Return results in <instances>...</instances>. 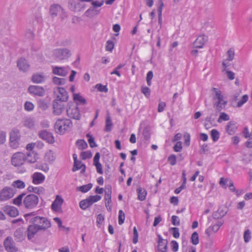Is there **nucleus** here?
Returning a JSON list of instances; mask_svg holds the SVG:
<instances>
[{
  "label": "nucleus",
  "mask_w": 252,
  "mask_h": 252,
  "mask_svg": "<svg viewBox=\"0 0 252 252\" xmlns=\"http://www.w3.org/2000/svg\"><path fill=\"white\" fill-rule=\"evenodd\" d=\"M214 95L213 97V105L218 111L221 110L225 107L227 101L225 100L221 92L216 89L213 88Z\"/></svg>",
  "instance_id": "f257e3e1"
},
{
  "label": "nucleus",
  "mask_w": 252,
  "mask_h": 252,
  "mask_svg": "<svg viewBox=\"0 0 252 252\" xmlns=\"http://www.w3.org/2000/svg\"><path fill=\"white\" fill-rule=\"evenodd\" d=\"M72 126V123L69 119H58L55 124L54 128L57 133L63 134L68 131Z\"/></svg>",
  "instance_id": "f03ea898"
},
{
  "label": "nucleus",
  "mask_w": 252,
  "mask_h": 252,
  "mask_svg": "<svg viewBox=\"0 0 252 252\" xmlns=\"http://www.w3.org/2000/svg\"><path fill=\"white\" fill-rule=\"evenodd\" d=\"M52 56L57 61H62L69 58L71 55L70 50L67 48H59L51 52Z\"/></svg>",
  "instance_id": "7ed1b4c3"
},
{
  "label": "nucleus",
  "mask_w": 252,
  "mask_h": 252,
  "mask_svg": "<svg viewBox=\"0 0 252 252\" xmlns=\"http://www.w3.org/2000/svg\"><path fill=\"white\" fill-rule=\"evenodd\" d=\"M66 114L68 117L75 120H79L81 118V114L78 106L72 102L67 103Z\"/></svg>",
  "instance_id": "20e7f679"
},
{
  "label": "nucleus",
  "mask_w": 252,
  "mask_h": 252,
  "mask_svg": "<svg viewBox=\"0 0 252 252\" xmlns=\"http://www.w3.org/2000/svg\"><path fill=\"white\" fill-rule=\"evenodd\" d=\"M92 0H69L68 1L69 9L74 12H80L85 8V5L82 2H91Z\"/></svg>",
  "instance_id": "39448f33"
},
{
  "label": "nucleus",
  "mask_w": 252,
  "mask_h": 252,
  "mask_svg": "<svg viewBox=\"0 0 252 252\" xmlns=\"http://www.w3.org/2000/svg\"><path fill=\"white\" fill-rule=\"evenodd\" d=\"M38 203V197L33 194L27 195L23 200V206L27 209H32L35 208Z\"/></svg>",
  "instance_id": "423d86ee"
},
{
  "label": "nucleus",
  "mask_w": 252,
  "mask_h": 252,
  "mask_svg": "<svg viewBox=\"0 0 252 252\" xmlns=\"http://www.w3.org/2000/svg\"><path fill=\"white\" fill-rule=\"evenodd\" d=\"M26 154L22 152H16L14 153L11 158V164L15 167L23 165L25 161Z\"/></svg>",
  "instance_id": "0eeeda50"
},
{
  "label": "nucleus",
  "mask_w": 252,
  "mask_h": 252,
  "mask_svg": "<svg viewBox=\"0 0 252 252\" xmlns=\"http://www.w3.org/2000/svg\"><path fill=\"white\" fill-rule=\"evenodd\" d=\"M54 93L56 96L55 99L63 102H66L68 99V94L65 89L57 87L54 89Z\"/></svg>",
  "instance_id": "6e6552de"
},
{
  "label": "nucleus",
  "mask_w": 252,
  "mask_h": 252,
  "mask_svg": "<svg viewBox=\"0 0 252 252\" xmlns=\"http://www.w3.org/2000/svg\"><path fill=\"white\" fill-rule=\"evenodd\" d=\"M3 245L7 252H17L18 250L13 238L10 236H8L4 239Z\"/></svg>",
  "instance_id": "1a4fd4ad"
},
{
  "label": "nucleus",
  "mask_w": 252,
  "mask_h": 252,
  "mask_svg": "<svg viewBox=\"0 0 252 252\" xmlns=\"http://www.w3.org/2000/svg\"><path fill=\"white\" fill-rule=\"evenodd\" d=\"M42 22V18L39 8L34 9L32 12L30 24L32 26H35L37 24H41Z\"/></svg>",
  "instance_id": "9d476101"
},
{
  "label": "nucleus",
  "mask_w": 252,
  "mask_h": 252,
  "mask_svg": "<svg viewBox=\"0 0 252 252\" xmlns=\"http://www.w3.org/2000/svg\"><path fill=\"white\" fill-rule=\"evenodd\" d=\"M13 189L9 187L3 188L0 191V200L5 201L12 198L14 195Z\"/></svg>",
  "instance_id": "9b49d317"
},
{
  "label": "nucleus",
  "mask_w": 252,
  "mask_h": 252,
  "mask_svg": "<svg viewBox=\"0 0 252 252\" xmlns=\"http://www.w3.org/2000/svg\"><path fill=\"white\" fill-rule=\"evenodd\" d=\"M47 219L44 217L39 216L35 217L32 219V222L33 225L37 226L40 230L45 229L47 225Z\"/></svg>",
  "instance_id": "f8f14e48"
},
{
  "label": "nucleus",
  "mask_w": 252,
  "mask_h": 252,
  "mask_svg": "<svg viewBox=\"0 0 252 252\" xmlns=\"http://www.w3.org/2000/svg\"><path fill=\"white\" fill-rule=\"evenodd\" d=\"M63 101L54 99L53 103V112L57 115L62 113L64 108V105Z\"/></svg>",
  "instance_id": "ddd939ff"
},
{
  "label": "nucleus",
  "mask_w": 252,
  "mask_h": 252,
  "mask_svg": "<svg viewBox=\"0 0 252 252\" xmlns=\"http://www.w3.org/2000/svg\"><path fill=\"white\" fill-rule=\"evenodd\" d=\"M63 202V199L60 196L57 195L51 205L53 211L56 212H61Z\"/></svg>",
  "instance_id": "4468645a"
},
{
  "label": "nucleus",
  "mask_w": 252,
  "mask_h": 252,
  "mask_svg": "<svg viewBox=\"0 0 252 252\" xmlns=\"http://www.w3.org/2000/svg\"><path fill=\"white\" fill-rule=\"evenodd\" d=\"M29 92L35 95L43 96L45 93V90L42 87L38 86H31L28 88Z\"/></svg>",
  "instance_id": "2eb2a0df"
},
{
  "label": "nucleus",
  "mask_w": 252,
  "mask_h": 252,
  "mask_svg": "<svg viewBox=\"0 0 252 252\" xmlns=\"http://www.w3.org/2000/svg\"><path fill=\"white\" fill-rule=\"evenodd\" d=\"M52 72L55 74L62 77L67 75L68 72V67L65 66H52Z\"/></svg>",
  "instance_id": "dca6fc26"
},
{
  "label": "nucleus",
  "mask_w": 252,
  "mask_h": 252,
  "mask_svg": "<svg viewBox=\"0 0 252 252\" xmlns=\"http://www.w3.org/2000/svg\"><path fill=\"white\" fill-rule=\"evenodd\" d=\"M207 36L204 34L199 36L194 42V47L196 48H203L205 43L207 41Z\"/></svg>",
  "instance_id": "f3484780"
},
{
  "label": "nucleus",
  "mask_w": 252,
  "mask_h": 252,
  "mask_svg": "<svg viewBox=\"0 0 252 252\" xmlns=\"http://www.w3.org/2000/svg\"><path fill=\"white\" fill-rule=\"evenodd\" d=\"M17 66L19 69L23 72L27 71L30 65L27 61L24 58H20L17 61Z\"/></svg>",
  "instance_id": "a211bd4d"
},
{
  "label": "nucleus",
  "mask_w": 252,
  "mask_h": 252,
  "mask_svg": "<svg viewBox=\"0 0 252 252\" xmlns=\"http://www.w3.org/2000/svg\"><path fill=\"white\" fill-rule=\"evenodd\" d=\"M158 243V250L159 252H166L167 249V241L165 239H163L160 235H159Z\"/></svg>",
  "instance_id": "6ab92c4d"
},
{
  "label": "nucleus",
  "mask_w": 252,
  "mask_h": 252,
  "mask_svg": "<svg viewBox=\"0 0 252 252\" xmlns=\"http://www.w3.org/2000/svg\"><path fill=\"white\" fill-rule=\"evenodd\" d=\"M32 182L35 185H38L42 183L45 179V177L42 173L39 172H35L32 176Z\"/></svg>",
  "instance_id": "aec40b11"
},
{
  "label": "nucleus",
  "mask_w": 252,
  "mask_h": 252,
  "mask_svg": "<svg viewBox=\"0 0 252 252\" xmlns=\"http://www.w3.org/2000/svg\"><path fill=\"white\" fill-rule=\"evenodd\" d=\"M3 212L11 217H15L18 215V210L13 206H6L3 208Z\"/></svg>",
  "instance_id": "412c9836"
},
{
  "label": "nucleus",
  "mask_w": 252,
  "mask_h": 252,
  "mask_svg": "<svg viewBox=\"0 0 252 252\" xmlns=\"http://www.w3.org/2000/svg\"><path fill=\"white\" fill-rule=\"evenodd\" d=\"M37 159V155L34 151H29L26 154L25 161L29 163H34Z\"/></svg>",
  "instance_id": "4be33fe9"
},
{
  "label": "nucleus",
  "mask_w": 252,
  "mask_h": 252,
  "mask_svg": "<svg viewBox=\"0 0 252 252\" xmlns=\"http://www.w3.org/2000/svg\"><path fill=\"white\" fill-rule=\"evenodd\" d=\"M38 230H40V229H38L36 225L33 224L30 225L27 229V236L28 239L32 240Z\"/></svg>",
  "instance_id": "5701e85b"
},
{
  "label": "nucleus",
  "mask_w": 252,
  "mask_h": 252,
  "mask_svg": "<svg viewBox=\"0 0 252 252\" xmlns=\"http://www.w3.org/2000/svg\"><path fill=\"white\" fill-rule=\"evenodd\" d=\"M73 99L76 103L75 105L77 106L79 105H84L87 103L86 100L80 94L74 93Z\"/></svg>",
  "instance_id": "b1692460"
},
{
  "label": "nucleus",
  "mask_w": 252,
  "mask_h": 252,
  "mask_svg": "<svg viewBox=\"0 0 252 252\" xmlns=\"http://www.w3.org/2000/svg\"><path fill=\"white\" fill-rule=\"evenodd\" d=\"M63 11L61 6L58 4H53L51 6L50 13L53 16H56L57 14Z\"/></svg>",
  "instance_id": "393cba45"
},
{
  "label": "nucleus",
  "mask_w": 252,
  "mask_h": 252,
  "mask_svg": "<svg viewBox=\"0 0 252 252\" xmlns=\"http://www.w3.org/2000/svg\"><path fill=\"white\" fill-rule=\"evenodd\" d=\"M23 125L25 127L32 128L34 126L35 119L31 117H26L23 121Z\"/></svg>",
  "instance_id": "a878e982"
},
{
  "label": "nucleus",
  "mask_w": 252,
  "mask_h": 252,
  "mask_svg": "<svg viewBox=\"0 0 252 252\" xmlns=\"http://www.w3.org/2000/svg\"><path fill=\"white\" fill-rule=\"evenodd\" d=\"M237 129L235 123L233 122L228 123L226 126V131L229 135L233 134Z\"/></svg>",
  "instance_id": "bb28decb"
},
{
  "label": "nucleus",
  "mask_w": 252,
  "mask_h": 252,
  "mask_svg": "<svg viewBox=\"0 0 252 252\" xmlns=\"http://www.w3.org/2000/svg\"><path fill=\"white\" fill-rule=\"evenodd\" d=\"M45 80V75L41 73H35L32 76V81L34 83H40Z\"/></svg>",
  "instance_id": "cd10ccee"
},
{
  "label": "nucleus",
  "mask_w": 252,
  "mask_h": 252,
  "mask_svg": "<svg viewBox=\"0 0 252 252\" xmlns=\"http://www.w3.org/2000/svg\"><path fill=\"white\" fill-rule=\"evenodd\" d=\"M219 230V228L215 224H213L205 230V233L208 237H210L212 234L217 233Z\"/></svg>",
  "instance_id": "c85d7f7f"
},
{
  "label": "nucleus",
  "mask_w": 252,
  "mask_h": 252,
  "mask_svg": "<svg viewBox=\"0 0 252 252\" xmlns=\"http://www.w3.org/2000/svg\"><path fill=\"white\" fill-rule=\"evenodd\" d=\"M138 194V199L140 201L145 200L147 195V191L145 189L142 188H138L137 189Z\"/></svg>",
  "instance_id": "c756f323"
},
{
  "label": "nucleus",
  "mask_w": 252,
  "mask_h": 252,
  "mask_svg": "<svg viewBox=\"0 0 252 252\" xmlns=\"http://www.w3.org/2000/svg\"><path fill=\"white\" fill-rule=\"evenodd\" d=\"M226 214V211H223L222 209L219 208L217 211L214 212L213 214V217L215 219H219L220 218H222Z\"/></svg>",
  "instance_id": "7c9ffc66"
},
{
  "label": "nucleus",
  "mask_w": 252,
  "mask_h": 252,
  "mask_svg": "<svg viewBox=\"0 0 252 252\" xmlns=\"http://www.w3.org/2000/svg\"><path fill=\"white\" fill-rule=\"evenodd\" d=\"M85 168V165L82 164L81 161L78 160V161L74 162V166L72 168V171L74 172L79 169H82V170L84 171Z\"/></svg>",
  "instance_id": "2f4dec72"
},
{
  "label": "nucleus",
  "mask_w": 252,
  "mask_h": 252,
  "mask_svg": "<svg viewBox=\"0 0 252 252\" xmlns=\"http://www.w3.org/2000/svg\"><path fill=\"white\" fill-rule=\"evenodd\" d=\"M14 236L18 241H22L24 238L23 229L20 228L17 229L14 233Z\"/></svg>",
  "instance_id": "473e14b6"
},
{
  "label": "nucleus",
  "mask_w": 252,
  "mask_h": 252,
  "mask_svg": "<svg viewBox=\"0 0 252 252\" xmlns=\"http://www.w3.org/2000/svg\"><path fill=\"white\" fill-rule=\"evenodd\" d=\"M248 95H243L238 101L236 106L238 108L241 107L244 104H245L248 101Z\"/></svg>",
  "instance_id": "72a5a7b5"
},
{
  "label": "nucleus",
  "mask_w": 252,
  "mask_h": 252,
  "mask_svg": "<svg viewBox=\"0 0 252 252\" xmlns=\"http://www.w3.org/2000/svg\"><path fill=\"white\" fill-rule=\"evenodd\" d=\"M37 104L39 109L41 110H45L47 108V104L45 99H39Z\"/></svg>",
  "instance_id": "f704fd0d"
},
{
  "label": "nucleus",
  "mask_w": 252,
  "mask_h": 252,
  "mask_svg": "<svg viewBox=\"0 0 252 252\" xmlns=\"http://www.w3.org/2000/svg\"><path fill=\"white\" fill-rule=\"evenodd\" d=\"M220 132L216 129H213L211 131V136L214 142L217 141L220 138Z\"/></svg>",
  "instance_id": "c9c22d12"
},
{
  "label": "nucleus",
  "mask_w": 252,
  "mask_h": 252,
  "mask_svg": "<svg viewBox=\"0 0 252 252\" xmlns=\"http://www.w3.org/2000/svg\"><path fill=\"white\" fill-rule=\"evenodd\" d=\"M112 126L113 124L110 117L109 116H107L105 122V130L106 131H110L112 129Z\"/></svg>",
  "instance_id": "e433bc0d"
},
{
  "label": "nucleus",
  "mask_w": 252,
  "mask_h": 252,
  "mask_svg": "<svg viewBox=\"0 0 252 252\" xmlns=\"http://www.w3.org/2000/svg\"><path fill=\"white\" fill-rule=\"evenodd\" d=\"M12 186L18 189H24L25 187V184L24 182L17 180L12 183Z\"/></svg>",
  "instance_id": "4c0bfd02"
},
{
  "label": "nucleus",
  "mask_w": 252,
  "mask_h": 252,
  "mask_svg": "<svg viewBox=\"0 0 252 252\" xmlns=\"http://www.w3.org/2000/svg\"><path fill=\"white\" fill-rule=\"evenodd\" d=\"M53 82L57 85H63L66 82V80L64 78H59L57 77H54L52 79Z\"/></svg>",
  "instance_id": "58836bf2"
},
{
  "label": "nucleus",
  "mask_w": 252,
  "mask_h": 252,
  "mask_svg": "<svg viewBox=\"0 0 252 252\" xmlns=\"http://www.w3.org/2000/svg\"><path fill=\"white\" fill-rule=\"evenodd\" d=\"M76 145L79 150L85 149L88 146L86 141L82 139L77 140Z\"/></svg>",
  "instance_id": "ea45409f"
},
{
  "label": "nucleus",
  "mask_w": 252,
  "mask_h": 252,
  "mask_svg": "<svg viewBox=\"0 0 252 252\" xmlns=\"http://www.w3.org/2000/svg\"><path fill=\"white\" fill-rule=\"evenodd\" d=\"M111 191L110 190H108V191L105 192V206L108 209V205L110 204L111 202Z\"/></svg>",
  "instance_id": "a19ab883"
},
{
  "label": "nucleus",
  "mask_w": 252,
  "mask_h": 252,
  "mask_svg": "<svg viewBox=\"0 0 252 252\" xmlns=\"http://www.w3.org/2000/svg\"><path fill=\"white\" fill-rule=\"evenodd\" d=\"M91 205V204H90L88 198L85 200L81 201L79 203V206L83 210L86 209Z\"/></svg>",
  "instance_id": "79ce46f5"
},
{
  "label": "nucleus",
  "mask_w": 252,
  "mask_h": 252,
  "mask_svg": "<svg viewBox=\"0 0 252 252\" xmlns=\"http://www.w3.org/2000/svg\"><path fill=\"white\" fill-rule=\"evenodd\" d=\"M24 196H25L24 193L19 195L17 197L13 200V203L19 206L24 205L23 201L22 202V198Z\"/></svg>",
  "instance_id": "37998d69"
},
{
  "label": "nucleus",
  "mask_w": 252,
  "mask_h": 252,
  "mask_svg": "<svg viewBox=\"0 0 252 252\" xmlns=\"http://www.w3.org/2000/svg\"><path fill=\"white\" fill-rule=\"evenodd\" d=\"M92 188V184H89L87 185H83L78 188L77 190L82 192H87Z\"/></svg>",
  "instance_id": "c03bdc74"
},
{
  "label": "nucleus",
  "mask_w": 252,
  "mask_h": 252,
  "mask_svg": "<svg viewBox=\"0 0 252 252\" xmlns=\"http://www.w3.org/2000/svg\"><path fill=\"white\" fill-rule=\"evenodd\" d=\"M251 231L249 229H247L245 231L244 233V240L245 243H248L250 241L252 236H251Z\"/></svg>",
  "instance_id": "a18cd8bd"
},
{
  "label": "nucleus",
  "mask_w": 252,
  "mask_h": 252,
  "mask_svg": "<svg viewBox=\"0 0 252 252\" xmlns=\"http://www.w3.org/2000/svg\"><path fill=\"white\" fill-rule=\"evenodd\" d=\"M191 242L193 245H196L199 243V237L197 232H194L191 236Z\"/></svg>",
  "instance_id": "49530a36"
},
{
  "label": "nucleus",
  "mask_w": 252,
  "mask_h": 252,
  "mask_svg": "<svg viewBox=\"0 0 252 252\" xmlns=\"http://www.w3.org/2000/svg\"><path fill=\"white\" fill-rule=\"evenodd\" d=\"M20 138L19 132L17 130H13L10 133V139L19 140Z\"/></svg>",
  "instance_id": "de8ad7c7"
},
{
  "label": "nucleus",
  "mask_w": 252,
  "mask_h": 252,
  "mask_svg": "<svg viewBox=\"0 0 252 252\" xmlns=\"http://www.w3.org/2000/svg\"><path fill=\"white\" fill-rule=\"evenodd\" d=\"M101 196L98 195H95L94 196H90L88 198L91 205L94 202H97L101 199Z\"/></svg>",
  "instance_id": "09e8293b"
},
{
  "label": "nucleus",
  "mask_w": 252,
  "mask_h": 252,
  "mask_svg": "<svg viewBox=\"0 0 252 252\" xmlns=\"http://www.w3.org/2000/svg\"><path fill=\"white\" fill-rule=\"evenodd\" d=\"M92 157V154L90 151L82 152L80 155L81 158L83 159L90 158Z\"/></svg>",
  "instance_id": "8fccbe9b"
},
{
  "label": "nucleus",
  "mask_w": 252,
  "mask_h": 252,
  "mask_svg": "<svg viewBox=\"0 0 252 252\" xmlns=\"http://www.w3.org/2000/svg\"><path fill=\"white\" fill-rule=\"evenodd\" d=\"M34 105L30 101H26L24 104V108L27 111H31L33 110Z\"/></svg>",
  "instance_id": "3c124183"
},
{
  "label": "nucleus",
  "mask_w": 252,
  "mask_h": 252,
  "mask_svg": "<svg viewBox=\"0 0 252 252\" xmlns=\"http://www.w3.org/2000/svg\"><path fill=\"white\" fill-rule=\"evenodd\" d=\"M125 215L122 210L119 211V217H118V223L120 225H122L125 220Z\"/></svg>",
  "instance_id": "603ef678"
},
{
  "label": "nucleus",
  "mask_w": 252,
  "mask_h": 252,
  "mask_svg": "<svg viewBox=\"0 0 252 252\" xmlns=\"http://www.w3.org/2000/svg\"><path fill=\"white\" fill-rule=\"evenodd\" d=\"M114 47V42L112 40H109L106 42V50L109 52H112Z\"/></svg>",
  "instance_id": "864d4df0"
},
{
  "label": "nucleus",
  "mask_w": 252,
  "mask_h": 252,
  "mask_svg": "<svg viewBox=\"0 0 252 252\" xmlns=\"http://www.w3.org/2000/svg\"><path fill=\"white\" fill-rule=\"evenodd\" d=\"M229 120V116L228 115L226 114L225 113L222 112L220 113V116L219 118L218 122L219 123H221L222 121H228Z\"/></svg>",
  "instance_id": "5fc2aeb1"
},
{
  "label": "nucleus",
  "mask_w": 252,
  "mask_h": 252,
  "mask_svg": "<svg viewBox=\"0 0 252 252\" xmlns=\"http://www.w3.org/2000/svg\"><path fill=\"white\" fill-rule=\"evenodd\" d=\"M226 185L229 188L230 190L232 192H235L236 189L234 186L232 181L229 178H226Z\"/></svg>",
  "instance_id": "6e6d98bb"
},
{
  "label": "nucleus",
  "mask_w": 252,
  "mask_h": 252,
  "mask_svg": "<svg viewBox=\"0 0 252 252\" xmlns=\"http://www.w3.org/2000/svg\"><path fill=\"white\" fill-rule=\"evenodd\" d=\"M56 158V155L55 152L52 151H48V163L53 162Z\"/></svg>",
  "instance_id": "4d7b16f0"
},
{
  "label": "nucleus",
  "mask_w": 252,
  "mask_h": 252,
  "mask_svg": "<svg viewBox=\"0 0 252 252\" xmlns=\"http://www.w3.org/2000/svg\"><path fill=\"white\" fill-rule=\"evenodd\" d=\"M39 138L47 142V131L46 130L40 131L38 132Z\"/></svg>",
  "instance_id": "13d9d810"
},
{
  "label": "nucleus",
  "mask_w": 252,
  "mask_h": 252,
  "mask_svg": "<svg viewBox=\"0 0 252 252\" xmlns=\"http://www.w3.org/2000/svg\"><path fill=\"white\" fill-rule=\"evenodd\" d=\"M125 64H120L118 65L114 70L110 73V74H116L119 77H121V74L120 73L119 70L124 67Z\"/></svg>",
  "instance_id": "bf43d9fd"
},
{
  "label": "nucleus",
  "mask_w": 252,
  "mask_h": 252,
  "mask_svg": "<svg viewBox=\"0 0 252 252\" xmlns=\"http://www.w3.org/2000/svg\"><path fill=\"white\" fill-rule=\"evenodd\" d=\"M91 1L92 4L94 8L100 7L103 4V0H94Z\"/></svg>",
  "instance_id": "052dcab7"
},
{
  "label": "nucleus",
  "mask_w": 252,
  "mask_h": 252,
  "mask_svg": "<svg viewBox=\"0 0 252 252\" xmlns=\"http://www.w3.org/2000/svg\"><path fill=\"white\" fill-rule=\"evenodd\" d=\"M235 53L233 49H230L228 50L227 52V59H228V61H232L234 59Z\"/></svg>",
  "instance_id": "680f3d73"
},
{
  "label": "nucleus",
  "mask_w": 252,
  "mask_h": 252,
  "mask_svg": "<svg viewBox=\"0 0 252 252\" xmlns=\"http://www.w3.org/2000/svg\"><path fill=\"white\" fill-rule=\"evenodd\" d=\"M86 136L88 138V142L90 146L92 148L96 147L94 137L89 134H87Z\"/></svg>",
  "instance_id": "e2e57ef3"
},
{
  "label": "nucleus",
  "mask_w": 252,
  "mask_h": 252,
  "mask_svg": "<svg viewBox=\"0 0 252 252\" xmlns=\"http://www.w3.org/2000/svg\"><path fill=\"white\" fill-rule=\"evenodd\" d=\"M174 151L176 152H179L182 149V143L181 141L177 142L173 147Z\"/></svg>",
  "instance_id": "0e129e2a"
},
{
  "label": "nucleus",
  "mask_w": 252,
  "mask_h": 252,
  "mask_svg": "<svg viewBox=\"0 0 252 252\" xmlns=\"http://www.w3.org/2000/svg\"><path fill=\"white\" fill-rule=\"evenodd\" d=\"M168 161L171 165H174L176 163V157L174 155H171L168 158Z\"/></svg>",
  "instance_id": "69168bd1"
},
{
  "label": "nucleus",
  "mask_w": 252,
  "mask_h": 252,
  "mask_svg": "<svg viewBox=\"0 0 252 252\" xmlns=\"http://www.w3.org/2000/svg\"><path fill=\"white\" fill-rule=\"evenodd\" d=\"M171 230L172 232V235L175 238H178L180 236V233L179 228L177 227H172L171 228Z\"/></svg>",
  "instance_id": "338daca9"
},
{
  "label": "nucleus",
  "mask_w": 252,
  "mask_h": 252,
  "mask_svg": "<svg viewBox=\"0 0 252 252\" xmlns=\"http://www.w3.org/2000/svg\"><path fill=\"white\" fill-rule=\"evenodd\" d=\"M84 15L87 17H93L94 15V8H90L88 9L87 11H86Z\"/></svg>",
  "instance_id": "774afa93"
}]
</instances>
